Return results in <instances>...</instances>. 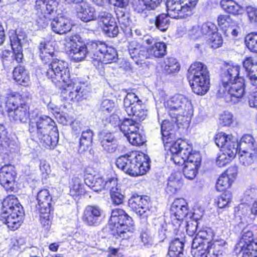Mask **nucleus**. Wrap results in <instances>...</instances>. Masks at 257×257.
Segmentation results:
<instances>
[{
    "mask_svg": "<svg viewBox=\"0 0 257 257\" xmlns=\"http://www.w3.org/2000/svg\"><path fill=\"white\" fill-rule=\"evenodd\" d=\"M144 162L145 154L138 151L135 153L134 161L131 156L125 155L119 157L116 160V165L126 174L132 176H137L145 174Z\"/></svg>",
    "mask_w": 257,
    "mask_h": 257,
    "instance_id": "obj_8",
    "label": "nucleus"
},
{
    "mask_svg": "<svg viewBox=\"0 0 257 257\" xmlns=\"http://www.w3.org/2000/svg\"><path fill=\"white\" fill-rule=\"evenodd\" d=\"M146 18H147L146 22L150 30L156 28V21L157 20L156 14L152 12H149L148 13L146 12Z\"/></svg>",
    "mask_w": 257,
    "mask_h": 257,
    "instance_id": "obj_55",
    "label": "nucleus"
},
{
    "mask_svg": "<svg viewBox=\"0 0 257 257\" xmlns=\"http://www.w3.org/2000/svg\"><path fill=\"white\" fill-rule=\"evenodd\" d=\"M99 139L101 145L105 146H106L105 143L114 142L116 140L114 136L112 134L105 131L100 133L99 134Z\"/></svg>",
    "mask_w": 257,
    "mask_h": 257,
    "instance_id": "obj_53",
    "label": "nucleus"
},
{
    "mask_svg": "<svg viewBox=\"0 0 257 257\" xmlns=\"http://www.w3.org/2000/svg\"><path fill=\"white\" fill-rule=\"evenodd\" d=\"M105 181L100 176H90L87 177L85 180V184L95 192H99L105 188L108 189L111 184L110 180Z\"/></svg>",
    "mask_w": 257,
    "mask_h": 257,
    "instance_id": "obj_25",
    "label": "nucleus"
},
{
    "mask_svg": "<svg viewBox=\"0 0 257 257\" xmlns=\"http://www.w3.org/2000/svg\"><path fill=\"white\" fill-rule=\"evenodd\" d=\"M171 130V126L169 120H164L161 124V132L163 137H166L171 135L169 133Z\"/></svg>",
    "mask_w": 257,
    "mask_h": 257,
    "instance_id": "obj_64",
    "label": "nucleus"
},
{
    "mask_svg": "<svg viewBox=\"0 0 257 257\" xmlns=\"http://www.w3.org/2000/svg\"><path fill=\"white\" fill-rule=\"evenodd\" d=\"M188 79L192 90L198 95L205 94L209 88V76L206 66L201 62L191 64L188 70Z\"/></svg>",
    "mask_w": 257,
    "mask_h": 257,
    "instance_id": "obj_7",
    "label": "nucleus"
},
{
    "mask_svg": "<svg viewBox=\"0 0 257 257\" xmlns=\"http://www.w3.org/2000/svg\"><path fill=\"white\" fill-rule=\"evenodd\" d=\"M77 17L84 22L95 20L97 14L94 8L82 1L76 6Z\"/></svg>",
    "mask_w": 257,
    "mask_h": 257,
    "instance_id": "obj_19",
    "label": "nucleus"
},
{
    "mask_svg": "<svg viewBox=\"0 0 257 257\" xmlns=\"http://www.w3.org/2000/svg\"><path fill=\"white\" fill-rule=\"evenodd\" d=\"M79 37L74 35L67 37L64 44L68 48L69 54L72 60L75 62L83 60L88 55L87 44L86 45H80L77 41H79Z\"/></svg>",
    "mask_w": 257,
    "mask_h": 257,
    "instance_id": "obj_14",
    "label": "nucleus"
},
{
    "mask_svg": "<svg viewBox=\"0 0 257 257\" xmlns=\"http://www.w3.org/2000/svg\"><path fill=\"white\" fill-rule=\"evenodd\" d=\"M103 32L109 37H115L118 33V28L115 21L106 26H103Z\"/></svg>",
    "mask_w": 257,
    "mask_h": 257,
    "instance_id": "obj_51",
    "label": "nucleus"
},
{
    "mask_svg": "<svg viewBox=\"0 0 257 257\" xmlns=\"http://www.w3.org/2000/svg\"><path fill=\"white\" fill-rule=\"evenodd\" d=\"M220 6L225 11L234 15L238 14L240 9V6L233 0H221Z\"/></svg>",
    "mask_w": 257,
    "mask_h": 257,
    "instance_id": "obj_38",
    "label": "nucleus"
},
{
    "mask_svg": "<svg viewBox=\"0 0 257 257\" xmlns=\"http://www.w3.org/2000/svg\"><path fill=\"white\" fill-rule=\"evenodd\" d=\"M52 30L56 33L65 34L71 29L70 20L64 16H60L53 19L51 23Z\"/></svg>",
    "mask_w": 257,
    "mask_h": 257,
    "instance_id": "obj_23",
    "label": "nucleus"
},
{
    "mask_svg": "<svg viewBox=\"0 0 257 257\" xmlns=\"http://www.w3.org/2000/svg\"><path fill=\"white\" fill-rule=\"evenodd\" d=\"M245 43L248 49L257 53V34H248L245 38Z\"/></svg>",
    "mask_w": 257,
    "mask_h": 257,
    "instance_id": "obj_45",
    "label": "nucleus"
},
{
    "mask_svg": "<svg viewBox=\"0 0 257 257\" xmlns=\"http://www.w3.org/2000/svg\"><path fill=\"white\" fill-rule=\"evenodd\" d=\"M257 64V61L253 59L251 57H248L245 59L243 62V67L246 71L248 72L251 70L255 65Z\"/></svg>",
    "mask_w": 257,
    "mask_h": 257,
    "instance_id": "obj_61",
    "label": "nucleus"
},
{
    "mask_svg": "<svg viewBox=\"0 0 257 257\" xmlns=\"http://www.w3.org/2000/svg\"><path fill=\"white\" fill-rule=\"evenodd\" d=\"M239 70L238 66H230L221 76L222 84L233 103L238 102L245 93L244 79L239 76Z\"/></svg>",
    "mask_w": 257,
    "mask_h": 257,
    "instance_id": "obj_3",
    "label": "nucleus"
},
{
    "mask_svg": "<svg viewBox=\"0 0 257 257\" xmlns=\"http://www.w3.org/2000/svg\"><path fill=\"white\" fill-rule=\"evenodd\" d=\"M222 30L226 36L235 37L238 35L239 27L234 21H232L228 26H223Z\"/></svg>",
    "mask_w": 257,
    "mask_h": 257,
    "instance_id": "obj_49",
    "label": "nucleus"
},
{
    "mask_svg": "<svg viewBox=\"0 0 257 257\" xmlns=\"http://www.w3.org/2000/svg\"><path fill=\"white\" fill-rule=\"evenodd\" d=\"M187 203L183 198L176 199L170 208L171 217L177 220H181L188 214Z\"/></svg>",
    "mask_w": 257,
    "mask_h": 257,
    "instance_id": "obj_20",
    "label": "nucleus"
},
{
    "mask_svg": "<svg viewBox=\"0 0 257 257\" xmlns=\"http://www.w3.org/2000/svg\"><path fill=\"white\" fill-rule=\"evenodd\" d=\"M46 6L45 9V15L50 16L53 13L56 8L57 3L54 0H46Z\"/></svg>",
    "mask_w": 257,
    "mask_h": 257,
    "instance_id": "obj_59",
    "label": "nucleus"
},
{
    "mask_svg": "<svg viewBox=\"0 0 257 257\" xmlns=\"http://www.w3.org/2000/svg\"><path fill=\"white\" fill-rule=\"evenodd\" d=\"M109 183L111 184L108 189L110 190V195L112 203L118 205L123 202L124 196L121 193V190L118 187L116 179L112 178Z\"/></svg>",
    "mask_w": 257,
    "mask_h": 257,
    "instance_id": "obj_31",
    "label": "nucleus"
},
{
    "mask_svg": "<svg viewBox=\"0 0 257 257\" xmlns=\"http://www.w3.org/2000/svg\"><path fill=\"white\" fill-rule=\"evenodd\" d=\"M115 12L118 23L120 24L123 25L124 26H127L129 25L128 16L125 15L124 11L118 10L116 11Z\"/></svg>",
    "mask_w": 257,
    "mask_h": 257,
    "instance_id": "obj_56",
    "label": "nucleus"
},
{
    "mask_svg": "<svg viewBox=\"0 0 257 257\" xmlns=\"http://www.w3.org/2000/svg\"><path fill=\"white\" fill-rule=\"evenodd\" d=\"M117 54L116 50L110 47H106V49L104 51L101 57L100 65L103 64H108L111 63L116 58Z\"/></svg>",
    "mask_w": 257,
    "mask_h": 257,
    "instance_id": "obj_39",
    "label": "nucleus"
},
{
    "mask_svg": "<svg viewBox=\"0 0 257 257\" xmlns=\"http://www.w3.org/2000/svg\"><path fill=\"white\" fill-rule=\"evenodd\" d=\"M177 176L175 173H172L168 180L167 189L172 193H175L182 186V182Z\"/></svg>",
    "mask_w": 257,
    "mask_h": 257,
    "instance_id": "obj_40",
    "label": "nucleus"
},
{
    "mask_svg": "<svg viewBox=\"0 0 257 257\" xmlns=\"http://www.w3.org/2000/svg\"><path fill=\"white\" fill-rule=\"evenodd\" d=\"M215 142L218 147L223 148L224 149H232L233 147L237 149L238 140L236 138L232 135H227L223 132L216 134Z\"/></svg>",
    "mask_w": 257,
    "mask_h": 257,
    "instance_id": "obj_22",
    "label": "nucleus"
},
{
    "mask_svg": "<svg viewBox=\"0 0 257 257\" xmlns=\"http://www.w3.org/2000/svg\"><path fill=\"white\" fill-rule=\"evenodd\" d=\"M251 85L257 86V64L253 66L251 70L247 73Z\"/></svg>",
    "mask_w": 257,
    "mask_h": 257,
    "instance_id": "obj_58",
    "label": "nucleus"
},
{
    "mask_svg": "<svg viewBox=\"0 0 257 257\" xmlns=\"http://www.w3.org/2000/svg\"><path fill=\"white\" fill-rule=\"evenodd\" d=\"M170 150L172 154L171 160L179 165L184 163L200 166L201 156L198 152L192 153V148L185 141L181 139L171 143Z\"/></svg>",
    "mask_w": 257,
    "mask_h": 257,
    "instance_id": "obj_6",
    "label": "nucleus"
},
{
    "mask_svg": "<svg viewBox=\"0 0 257 257\" xmlns=\"http://www.w3.org/2000/svg\"><path fill=\"white\" fill-rule=\"evenodd\" d=\"M37 204L36 210H51L52 197L47 189H42L38 192L37 195Z\"/></svg>",
    "mask_w": 257,
    "mask_h": 257,
    "instance_id": "obj_26",
    "label": "nucleus"
},
{
    "mask_svg": "<svg viewBox=\"0 0 257 257\" xmlns=\"http://www.w3.org/2000/svg\"><path fill=\"white\" fill-rule=\"evenodd\" d=\"M183 174L185 177L189 180L194 179L198 173V169L199 166H195L191 164H184Z\"/></svg>",
    "mask_w": 257,
    "mask_h": 257,
    "instance_id": "obj_42",
    "label": "nucleus"
},
{
    "mask_svg": "<svg viewBox=\"0 0 257 257\" xmlns=\"http://www.w3.org/2000/svg\"><path fill=\"white\" fill-rule=\"evenodd\" d=\"M232 21L228 15H220L217 18L218 25L222 29L223 28V26H228Z\"/></svg>",
    "mask_w": 257,
    "mask_h": 257,
    "instance_id": "obj_60",
    "label": "nucleus"
},
{
    "mask_svg": "<svg viewBox=\"0 0 257 257\" xmlns=\"http://www.w3.org/2000/svg\"><path fill=\"white\" fill-rule=\"evenodd\" d=\"M37 211L40 214V221L41 224L46 229H49L51 226L50 211H45L44 210Z\"/></svg>",
    "mask_w": 257,
    "mask_h": 257,
    "instance_id": "obj_48",
    "label": "nucleus"
},
{
    "mask_svg": "<svg viewBox=\"0 0 257 257\" xmlns=\"http://www.w3.org/2000/svg\"><path fill=\"white\" fill-rule=\"evenodd\" d=\"M237 152V149L233 147L232 149H225L219 153L217 158L216 163L219 167H222L229 163L234 158Z\"/></svg>",
    "mask_w": 257,
    "mask_h": 257,
    "instance_id": "obj_30",
    "label": "nucleus"
},
{
    "mask_svg": "<svg viewBox=\"0 0 257 257\" xmlns=\"http://www.w3.org/2000/svg\"><path fill=\"white\" fill-rule=\"evenodd\" d=\"M134 93H127L124 98L125 110L128 115L136 117L140 122L145 119V106Z\"/></svg>",
    "mask_w": 257,
    "mask_h": 257,
    "instance_id": "obj_13",
    "label": "nucleus"
},
{
    "mask_svg": "<svg viewBox=\"0 0 257 257\" xmlns=\"http://www.w3.org/2000/svg\"><path fill=\"white\" fill-rule=\"evenodd\" d=\"M103 210L96 205H88L84 210L82 220L87 225L96 226L102 219Z\"/></svg>",
    "mask_w": 257,
    "mask_h": 257,
    "instance_id": "obj_15",
    "label": "nucleus"
},
{
    "mask_svg": "<svg viewBox=\"0 0 257 257\" xmlns=\"http://www.w3.org/2000/svg\"><path fill=\"white\" fill-rule=\"evenodd\" d=\"M46 76L58 87H62V98L68 103L81 100L83 91L81 84L71 82L67 62L55 60L48 65Z\"/></svg>",
    "mask_w": 257,
    "mask_h": 257,
    "instance_id": "obj_2",
    "label": "nucleus"
},
{
    "mask_svg": "<svg viewBox=\"0 0 257 257\" xmlns=\"http://www.w3.org/2000/svg\"><path fill=\"white\" fill-rule=\"evenodd\" d=\"M115 107V104L113 101L105 99L101 103L100 109L102 111H106L108 113L112 112Z\"/></svg>",
    "mask_w": 257,
    "mask_h": 257,
    "instance_id": "obj_54",
    "label": "nucleus"
},
{
    "mask_svg": "<svg viewBox=\"0 0 257 257\" xmlns=\"http://www.w3.org/2000/svg\"><path fill=\"white\" fill-rule=\"evenodd\" d=\"M15 167L12 165H6L0 170V184L7 190L13 188L16 177Z\"/></svg>",
    "mask_w": 257,
    "mask_h": 257,
    "instance_id": "obj_17",
    "label": "nucleus"
},
{
    "mask_svg": "<svg viewBox=\"0 0 257 257\" xmlns=\"http://www.w3.org/2000/svg\"><path fill=\"white\" fill-rule=\"evenodd\" d=\"M24 211L17 198L7 197L3 202L1 220L12 230L18 229L21 225Z\"/></svg>",
    "mask_w": 257,
    "mask_h": 257,
    "instance_id": "obj_5",
    "label": "nucleus"
},
{
    "mask_svg": "<svg viewBox=\"0 0 257 257\" xmlns=\"http://www.w3.org/2000/svg\"><path fill=\"white\" fill-rule=\"evenodd\" d=\"M10 41L13 51V58L18 63H21L24 59L23 49L29 46V41L25 33L19 31L10 33Z\"/></svg>",
    "mask_w": 257,
    "mask_h": 257,
    "instance_id": "obj_11",
    "label": "nucleus"
},
{
    "mask_svg": "<svg viewBox=\"0 0 257 257\" xmlns=\"http://www.w3.org/2000/svg\"><path fill=\"white\" fill-rule=\"evenodd\" d=\"M233 182L231 178H229L224 173L220 176L216 183V189L219 191H223L226 188H228L231 185Z\"/></svg>",
    "mask_w": 257,
    "mask_h": 257,
    "instance_id": "obj_43",
    "label": "nucleus"
},
{
    "mask_svg": "<svg viewBox=\"0 0 257 257\" xmlns=\"http://www.w3.org/2000/svg\"><path fill=\"white\" fill-rule=\"evenodd\" d=\"M183 250V241L180 240L178 238H176L170 244L168 254L170 257H182Z\"/></svg>",
    "mask_w": 257,
    "mask_h": 257,
    "instance_id": "obj_34",
    "label": "nucleus"
},
{
    "mask_svg": "<svg viewBox=\"0 0 257 257\" xmlns=\"http://www.w3.org/2000/svg\"><path fill=\"white\" fill-rule=\"evenodd\" d=\"M198 0H167V15L174 19H185L191 16Z\"/></svg>",
    "mask_w": 257,
    "mask_h": 257,
    "instance_id": "obj_9",
    "label": "nucleus"
},
{
    "mask_svg": "<svg viewBox=\"0 0 257 257\" xmlns=\"http://www.w3.org/2000/svg\"><path fill=\"white\" fill-rule=\"evenodd\" d=\"M224 240L210 241L207 244L205 257H223L224 253L225 244Z\"/></svg>",
    "mask_w": 257,
    "mask_h": 257,
    "instance_id": "obj_24",
    "label": "nucleus"
},
{
    "mask_svg": "<svg viewBox=\"0 0 257 257\" xmlns=\"http://www.w3.org/2000/svg\"><path fill=\"white\" fill-rule=\"evenodd\" d=\"M133 225L132 218L123 210L120 208L112 210L108 225L112 234L116 238H129L133 232Z\"/></svg>",
    "mask_w": 257,
    "mask_h": 257,
    "instance_id": "obj_4",
    "label": "nucleus"
},
{
    "mask_svg": "<svg viewBox=\"0 0 257 257\" xmlns=\"http://www.w3.org/2000/svg\"><path fill=\"white\" fill-rule=\"evenodd\" d=\"M156 28L161 31H165L168 28L169 20L166 14L157 15Z\"/></svg>",
    "mask_w": 257,
    "mask_h": 257,
    "instance_id": "obj_44",
    "label": "nucleus"
},
{
    "mask_svg": "<svg viewBox=\"0 0 257 257\" xmlns=\"http://www.w3.org/2000/svg\"><path fill=\"white\" fill-rule=\"evenodd\" d=\"M164 105L168 110L170 116H175L185 111H191L193 108L191 102L183 95L177 94L166 100Z\"/></svg>",
    "mask_w": 257,
    "mask_h": 257,
    "instance_id": "obj_12",
    "label": "nucleus"
},
{
    "mask_svg": "<svg viewBox=\"0 0 257 257\" xmlns=\"http://www.w3.org/2000/svg\"><path fill=\"white\" fill-rule=\"evenodd\" d=\"M144 200V196L138 194L133 195L128 200L129 207L141 217H143L145 213Z\"/></svg>",
    "mask_w": 257,
    "mask_h": 257,
    "instance_id": "obj_29",
    "label": "nucleus"
},
{
    "mask_svg": "<svg viewBox=\"0 0 257 257\" xmlns=\"http://www.w3.org/2000/svg\"><path fill=\"white\" fill-rule=\"evenodd\" d=\"M163 72L167 74L177 73L180 69L179 63L174 57H169L164 59L162 65Z\"/></svg>",
    "mask_w": 257,
    "mask_h": 257,
    "instance_id": "obj_32",
    "label": "nucleus"
},
{
    "mask_svg": "<svg viewBox=\"0 0 257 257\" xmlns=\"http://www.w3.org/2000/svg\"><path fill=\"white\" fill-rule=\"evenodd\" d=\"M252 232L247 228H244L241 232V236L239 242L236 244L237 249L242 252V257H250L248 255L249 248L248 246L252 244L254 240ZM252 256L251 255V257Z\"/></svg>",
    "mask_w": 257,
    "mask_h": 257,
    "instance_id": "obj_21",
    "label": "nucleus"
},
{
    "mask_svg": "<svg viewBox=\"0 0 257 257\" xmlns=\"http://www.w3.org/2000/svg\"><path fill=\"white\" fill-rule=\"evenodd\" d=\"M202 235L199 237H195L192 243V248L196 249L198 252V254L203 256L205 254V249L207 248V244L209 243L207 238L201 239Z\"/></svg>",
    "mask_w": 257,
    "mask_h": 257,
    "instance_id": "obj_37",
    "label": "nucleus"
},
{
    "mask_svg": "<svg viewBox=\"0 0 257 257\" xmlns=\"http://www.w3.org/2000/svg\"><path fill=\"white\" fill-rule=\"evenodd\" d=\"M15 97L10 96L6 102L7 112L10 119L16 122H26L30 116L29 132L36 136L42 145L53 149L59 140L58 129L55 122L50 117L39 114L29 115V107L25 103L18 106Z\"/></svg>",
    "mask_w": 257,
    "mask_h": 257,
    "instance_id": "obj_1",
    "label": "nucleus"
},
{
    "mask_svg": "<svg viewBox=\"0 0 257 257\" xmlns=\"http://www.w3.org/2000/svg\"><path fill=\"white\" fill-rule=\"evenodd\" d=\"M146 58H160L166 53V45L163 42H157L154 38L150 37L146 39Z\"/></svg>",
    "mask_w": 257,
    "mask_h": 257,
    "instance_id": "obj_16",
    "label": "nucleus"
},
{
    "mask_svg": "<svg viewBox=\"0 0 257 257\" xmlns=\"http://www.w3.org/2000/svg\"><path fill=\"white\" fill-rule=\"evenodd\" d=\"M231 194L229 191H225L222 193L217 200L218 207L223 208L227 206L231 202Z\"/></svg>",
    "mask_w": 257,
    "mask_h": 257,
    "instance_id": "obj_47",
    "label": "nucleus"
},
{
    "mask_svg": "<svg viewBox=\"0 0 257 257\" xmlns=\"http://www.w3.org/2000/svg\"><path fill=\"white\" fill-rule=\"evenodd\" d=\"M245 150L255 151L254 139L251 135H244L238 143L237 151L244 152Z\"/></svg>",
    "mask_w": 257,
    "mask_h": 257,
    "instance_id": "obj_36",
    "label": "nucleus"
},
{
    "mask_svg": "<svg viewBox=\"0 0 257 257\" xmlns=\"http://www.w3.org/2000/svg\"><path fill=\"white\" fill-rule=\"evenodd\" d=\"M38 24L41 27H45L50 23H51L52 19L49 16L45 14H41L39 19L37 20Z\"/></svg>",
    "mask_w": 257,
    "mask_h": 257,
    "instance_id": "obj_63",
    "label": "nucleus"
},
{
    "mask_svg": "<svg viewBox=\"0 0 257 257\" xmlns=\"http://www.w3.org/2000/svg\"><path fill=\"white\" fill-rule=\"evenodd\" d=\"M38 49L41 60L45 63L49 61L54 55V48L52 42L43 40L41 41Z\"/></svg>",
    "mask_w": 257,
    "mask_h": 257,
    "instance_id": "obj_27",
    "label": "nucleus"
},
{
    "mask_svg": "<svg viewBox=\"0 0 257 257\" xmlns=\"http://www.w3.org/2000/svg\"><path fill=\"white\" fill-rule=\"evenodd\" d=\"M106 47L105 43L100 41H90L87 43L88 55L93 59L92 63L96 67L100 66L101 57Z\"/></svg>",
    "mask_w": 257,
    "mask_h": 257,
    "instance_id": "obj_18",
    "label": "nucleus"
},
{
    "mask_svg": "<svg viewBox=\"0 0 257 257\" xmlns=\"http://www.w3.org/2000/svg\"><path fill=\"white\" fill-rule=\"evenodd\" d=\"M193 114V108L191 111H185L175 116H171L172 121L176 124L178 127H187L191 120V117Z\"/></svg>",
    "mask_w": 257,
    "mask_h": 257,
    "instance_id": "obj_33",
    "label": "nucleus"
},
{
    "mask_svg": "<svg viewBox=\"0 0 257 257\" xmlns=\"http://www.w3.org/2000/svg\"><path fill=\"white\" fill-rule=\"evenodd\" d=\"M208 42L212 48L216 49L221 46L223 43V40L221 35L215 31L210 35Z\"/></svg>",
    "mask_w": 257,
    "mask_h": 257,
    "instance_id": "obj_50",
    "label": "nucleus"
},
{
    "mask_svg": "<svg viewBox=\"0 0 257 257\" xmlns=\"http://www.w3.org/2000/svg\"><path fill=\"white\" fill-rule=\"evenodd\" d=\"M220 119L224 126H229L233 122L232 114L229 111H225L220 115Z\"/></svg>",
    "mask_w": 257,
    "mask_h": 257,
    "instance_id": "obj_57",
    "label": "nucleus"
},
{
    "mask_svg": "<svg viewBox=\"0 0 257 257\" xmlns=\"http://www.w3.org/2000/svg\"><path fill=\"white\" fill-rule=\"evenodd\" d=\"M94 133L92 130L86 128L83 130L79 138V147L83 151H85L91 145Z\"/></svg>",
    "mask_w": 257,
    "mask_h": 257,
    "instance_id": "obj_35",
    "label": "nucleus"
},
{
    "mask_svg": "<svg viewBox=\"0 0 257 257\" xmlns=\"http://www.w3.org/2000/svg\"><path fill=\"white\" fill-rule=\"evenodd\" d=\"M240 155L239 157L240 163L244 166H249L253 162V158L256 154L255 151H239Z\"/></svg>",
    "mask_w": 257,
    "mask_h": 257,
    "instance_id": "obj_41",
    "label": "nucleus"
},
{
    "mask_svg": "<svg viewBox=\"0 0 257 257\" xmlns=\"http://www.w3.org/2000/svg\"><path fill=\"white\" fill-rule=\"evenodd\" d=\"M13 79L21 85H28L30 81L29 71L24 66L19 65L13 70Z\"/></svg>",
    "mask_w": 257,
    "mask_h": 257,
    "instance_id": "obj_28",
    "label": "nucleus"
},
{
    "mask_svg": "<svg viewBox=\"0 0 257 257\" xmlns=\"http://www.w3.org/2000/svg\"><path fill=\"white\" fill-rule=\"evenodd\" d=\"M200 28L203 36H210L216 31L217 30L216 26L211 22H206L202 24L200 26Z\"/></svg>",
    "mask_w": 257,
    "mask_h": 257,
    "instance_id": "obj_52",
    "label": "nucleus"
},
{
    "mask_svg": "<svg viewBox=\"0 0 257 257\" xmlns=\"http://www.w3.org/2000/svg\"><path fill=\"white\" fill-rule=\"evenodd\" d=\"M132 119L125 118L119 125L120 131L133 145L141 146L145 142L143 139V126Z\"/></svg>",
    "mask_w": 257,
    "mask_h": 257,
    "instance_id": "obj_10",
    "label": "nucleus"
},
{
    "mask_svg": "<svg viewBox=\"0 0 257 257\" xmlns=\"http://www.w3.org/2000/svg\"><path fill=\"white\" fill-rule=\"evenodd\" d=\"M190 35L193 39H197L203 36L200 26H193L190 31Z\"/></svg>",
    "mask_w": 257,
    "mask_h": 257,
    "instance_id": "obj_62",
    "label": "nucleus"
},
{
    "mask_svg": "<svg viewBox=\"0 0 257 257\" xmlns=\"http://www.w3.org/2000/svg\"><path fill=\"white\" fill-rule=\"evenodd\" d=\"M96 20L101 23L103 26H106L111 23L113 24V22L115 21L110 13L105 11L100 12L98 16H97Z\"/></svg>",
    "mask_w": 257,
    "mask_h": 257,
    "instance_id": "obj_46",
    "label": "nucleus"
}]
</instances>
